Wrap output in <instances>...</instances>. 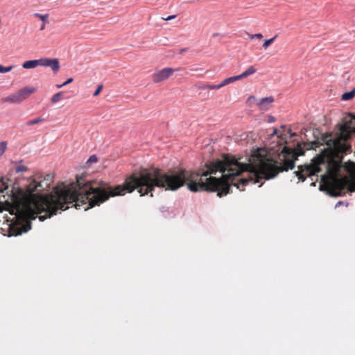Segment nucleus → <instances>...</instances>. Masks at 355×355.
<instances>
[{
    "instance_id": "1",
    "label": "nucleus",
    "mask_w": 355,
    "mask_h": 355,
    "mask_svg": "<svg viewBox=\"0 0 355 355\" xmlns=\"http://www.w3.org/2000/svg\"><path fill=\"white\" fill-rule=\"evenodd\" d=\"M53 176L51 174L30 178L26 189H20L12 196L14 206L7 203L12 211L27 218V221L37 217L40 221L56 214L58 210L67 209L70 206L87 210L107 200L110 197L123 196L135 189L145 196L155 187L175 191L186 184V170L169 171L162 173L159 169H142L126 178L124 184L110 187L107 182L86 181L85 176H76V182L62 188L55 187L51 193L44 196L40 192L50 188Z\"/></svg>"
},
{
    "instance_id": "2",
    "label": "nucleus",
    "mask_w": 355,
    "mask_h": 355,
    "mask_svg": "<svg viewBox=\"0 0 355 355\" xmlns=\"http://www.w3.org/2000/svg\"><path fill=\"white\" fill-rule=\"evenodd\" d=\"M21 189H17V191H11V194L8 195L7 199L4 201L0 200V212H2L3 210H7L10 212L11 215L15 216V219L16 220L17 224H13L9 225L8 232L9 236H18L24 232H27L29 230H31V223L27 221V218H25L22 216L18 214V213L15 211H12V207L10 208L7 206V203L10 204L11 206H14V200H12V196L17 195L18 193L19 190ZM8 185L6 182L3 178L0 179V193H3L6 191H7L6 194H8Z\"/></svg>"
},
{
    "instance_id": "3",
    "label": "nucleus",
    "mask_w": 355,
    "mask_h": 355,
    "mask_svg": "<svg viewBox=\"0 0 355 355\" xmlns=\"http://www.w3.org/2000/svg\"><path fill=\"white\" fill-rule=\"evenodd\" d=\"M329 171V165L324 162L323 158L315 157L312 159L311 164L302 166L300 170L295 172V174L302 182L305 181L307 177L311 178V180H313V176H316L315 180L318 177L324 180Z\"/></svg>"
},
{
    "instance_id": "4",
    "label": "nucleus",
    "mask_w": 355,
    "mask_h": 355,
    "mask_svg": "<svg viewBox=\"0 0 355 355\" xmlns=\"http://www.w3.org/2000/svg\"><path fill=\"white\" fill-rule=\"evenodd\" d=\"M354 132V128L347 123L343 124L339 128V132L336 137L332 140L333 146L336 151L338 153H347L350 146L347 144V140L350 137V134ZM329 141H331L330 140Z\"/></svg>"
},
{
    "instance_id": "5",
    "label": "nucleus",
    "mask_w": 355,
    "mask_h": 355,
    "mask_svg": "<svg viewBox=\"0 0 355 355\" xmlns=\"http://www.w3.org/2000/svg\"><path fill=\"white\" fill-rule=\"evenodd\" d=\"M355 191V180L346 178H334L329 189V193L331 196H341L346 192Z\"/></svg>"
},
{
    "instance_id": "6",
    "label": "nucleus",
    "mask_w": 355,
    "mask_h": 355,
    "mask_svg": "<svg viewBox=\"0 0 355 355\" xmlns=\"http://www.w3.org/2000/svg\"><path fill=\"white\" fill-rule=\"evenodd\" d=\"M35 91L36 88L34 87H25L15 93L3 98L1 101L8 103H20Z\"/></svg>"
},
{
    "instance_id": "7",
    "label": "nucleus",
    "mask_w": 355,
    "mask_h": 355,
    "mask_svg": "<svg viewBox=\"0 0 355 355\" xmlns=\"http://www.w3.org/2000/svg\"><path fill=\"white\" fill-rule=\"evenodd\" d=\"M179 71V69L173 68H164L161 70L157 71L153 75V80L155 83H160L168 79L172 74Z\"/></svg>"
},
{
    "instance_id": "8",
    "label": "nucleus",
    "mask_w": 355,
    "mask_h": 355,
    "mask_svg": "<svg viewBox=\"0 0 355 355\" xmlns=\"http://www.w3.org/2000/svg\"><path fill=\"white\" fill-rule=\"evenodd\" d=\"M40 66L50 67L54 73L60 69L59 60L57 58H40Z\"/></svg>"
},
{
    "instance_id": "9",
    "label": "nucleus",
    "mask_w": 355,
    "mask_h": 355,
    "mask_svg": "<svg viewBox=\"0 0 355 355\" xmlns=\"http://www.w3.org/2000/svg\"><path fill=\"white\" fill-rule=\"evenodd\" d=\"M274 101V98L272 96L265 97L260 99L257 105L259 109L261 111H266L268 109V106Z\"/></svg>"
},
{
    "instance_id": "10",
    "label": "nucleus",
    "mask_w": 355,
    "mask_h": 355,
    "mask_svg": "<svg viewBox=\"0 0 355 355\" xmlns=\"http://www.w3.org/2000/svg\"><path fill=\"white\" fill-rule=\"evenodd\" d=\"M37 66H40V60H31L24 62L22 64V67L24 69H34L36 68Z\"/></svg>"
},
{
    "instance_id": "11",
    "label": "nucleus",
    "mask_w": 355,
    "mask_h": 355,
    "mask_svg": "<svg viewBox=\"0 0 355 355\" xmlns=\"http://www.w3.org/2000/svg\"><path fill=\"white\" fill-rule=\"evenodd\" d=\"M256 71L257 69L253 66H250L243 73L238 75L239 79L240 80L244 78H247L248 76L254 74Z\"/></svg>"
},
{
    "instance_id": "12",
    "label": "nucleus",
    "mask_w": 355,
    "mask_h": 355,
    "mask_svg": "<svg viewBox=\"0 0 355 355\" xmlns=\"http://www.w3.org/2000/svg\"><path fill=\"white\" fill-rule=\"evenodd\" d=\"M355 96V88L352 89L350 92H345L342 95V100L349 101Z\"/></svg>"
},
{
    "instance_id": "13",
    "label": "nucleus",
    "mask_w": 355,
    "mask_h": 355,
    "mask_svg": "<svg viewBox=\"0 0 355 355\" xmlns=\"http://www.w3.org/2000/svg\"><path fill=\"white\" fill-rule=\"evenodd\" d=\"M15 67V65H10L8 67H4L1 64H0V73H4L10 71L12 69H13Z\"/></svg>"
},
{
    "instance_id": "14",
    "label": "nucleus",
    "mask_w": 355,
    "mask_h": 355,
    "mask_svg": "<svg viewBox=\"0 0 355 355\" xmlns=\"http://www.w3.org/2000/svg\"><path fill=\"white\" fill-rule=\"evenodd\" d=\"M199 88L201 89H218V87L216 85H208V84H202L199 86Z\"/></svg>"
},
{
    "instance_id": "15",
    "label": "nucleus",
    "mask_w": 355,
    "mask_h": 355,
    "mask_svg": "<svg viewBox=\"0 0 355 355\" xmlns=\"http://www.w3.org/2000/svg\"><path fill=\"white\" fill-rule=\"evenodd\" d=\"M239 80V79L238 76H235L225 78V80H223V83H225L226 85H227L231 84V83H232L236 80Z\"/></svg>"
},
{
    "instance_id": "16",
    "label": "nucleus",
    "mask_w": 355,
    "mask_h": 355,
    "mask_svg": "<svg viewBox=\"0 0 355 355\" xmlns=\"http://www.w3.org/2000/svg\"><path fill=\"white\" fill-rule=\"evenodd\" d=\"M62 94L63 93L62 92H58L57 94H54L51 99V102L53 103L58 102L61 99Z\"/></svg>"
},
{
    "instance_id": "17",
    "label": "nucleus",
    "mask_w": 355,
    "mask_h": 355,
    "mask_svg": "<svg viewBox=\"0 0 355 355\" xmlns=\"http://www.w3.org/2000/svg\"><path fill=\"white\" fill-rule=\"evenodd\" d=\"M277 37V35H275V37H273L272 38H270L269 40H265L263 44V48L264 49H267L268 47L273 43V42L275 41V38Z\"/></svg>"
},
{
    "instance_id": "18",
    "label": "nucleus",
    "mask_w": 355,
    "mask_h": 355,
    "mask_svg": "<svg viewBox=\"0 0 355 355\" xmlns=\"http://www.w3.org/2000/svg\"><path fill=\"white\" fill-rule=\"evenodd\" d=\"M34 16L41 19L43 22H48L47 19L49 17V15H41L40 13H35Z\"/></svg>"
},
{
    "instance_id": "19",
    "label": "nucleus",
    "mask_w": 355,
    "mask_h": 355,
    "mask_svg": "<svg viewBox=\"0 0 355 355\" xmlns=\"http://www.w3.org/2000/svg\"><path fill=\"white\" fill-rule=\"evenodd\" d=\"M43 121H44V119H42V118H37L35 119L28 121L27 125H33L39 123Z\"/></svg>"
},
{
    "instance_id": "20",
    "label": "nucleus",
    "mask_w": 355,
    "mask_h": 355,
    "mask_svg": "<svg viewBox=\"0 0 355 355\" xmlns=\"http://www.w3.org/2000/svg\"><path fill=\"white\" fill-rule=\"evenodd\" d=\"M27 170H28V168L26 166H19L16 167V172L17 173H20V172L26 171Z\"/></svg>"
},
{
    "instance_id": "21",
    "label": "nucleus",
    "mask_w": 355,
    "mask_h": 355,
    "mask_svg": "<svg viewBox=\"0 0 355 355\" xmlns=\"http://www.w3.org/2000/svg\"><path fill=\"white\" fill-rule=\"evenodd\" d=\"M249 36L251 39H261L263 37V35L261 33L251 34L249 35Z\"/></svg>"
},
{
    "instance_id": "22",
    "label": "nucleus",
    "mask_w": 355,
    "mask_h": 355,
    "mask_svg": "<svg viewBox=\"0 0 355 355\" xmlns=\"http://www.w3.org/2000/svg\"><path fill=\"white\" fill-rule=\"evenodd\" d=\"M97 157L96 155H92L89 159L87 160V163L92 164V163H96L97 162Z\"/></svg>"
},
{
    "instance_id": "23",
    "label": "nucleus",
    "mask_w": 355,
    "mask_h": 355,
    "mask_svg": "<svg viewBox=\"0 0 355 355\" xmlns=\"http://www.w3.org/2000/svg\"><path fill=\"white\" fill-rule=\"evenodd\" d=\"M6 148V145L4 142H2L0 144V155L3 154V153L5 152Z\"/></svg>"
},
{
    "instance_id": "24",
    "label": "nucleus",
    "mask_w": 355,
    "mask_h": 355,
    "mask_svg": "<svg viewBox=\"0 0 355 355\" xmlns=\"http://www.w3.org/2000/svg\"><path fill=\"white\" fill-rule=\"evenodd\" d=\"M102 89H103V85H98L97 89H96V91L94 93V96H98L99 94V93L101 92Z\"/></svg>"
},
{
    "instance_id": "25",
    "label": "nucleus",
    "mask_w": 355,
    "mask_h": 355,
    "mask_svg": "<svg viewBox=\"0 0 355 355\" xmlns=\"http://www.w3.org/2000/svg\"><path fill=\"white\" fill-rule=\"evenodd\" d=\"M315 145V143H310L308 144H304V146H306V149L313 148Z\"/></svg>"
},
{
    "instance_id": "26",
    "label": "nucleus",
    "mask_w": 355,
    "mask_h": 355,
    "mask_svg": "<svg viewBox=\"0 0 355 355\" xmlns=\"http://www.w3.org/2000/svg\"><path fill=\"white\" fill-rule=\"evenodd\" d=\"M175 17H176V15H171V16H168L166 18L163 17L162 19L164 20H165V21H169V20L175 19Z\"/></svg>"
},
{
    "instance_id": "27",
    "label": "nucleus",
    "mask_w": 355,
    "mask_h": 355,
    "mask_svg": "<svg viewBox=\"0 0 355 355\" xmlns=\"http://www.w3.org/2000/svg\"><path fill=\"white\" fill-rule=\"evenodd\" d=\"M73 78H70L67 79V80H66L64 83H62V85H64V86H65V85H68V84H69V83H72V82H73Z\"/></svg>"
},
{
    "instance_id": "28",
    "label": "nucleus",
    "mask_w": 355,
    "mask_h": 355,
    "mask_svg": "<svg viewBox=\"0 0 355 355\" xmlns=\"http://www.w3.org/2000/svg\"><path fill=\"white\" fill-rule=\"evenodd\" d=\"M256 101V98H255V97H254V96H250V97L248 98V102H249V103H252V102H254V101Z\"/></svg>"
},
{
    "instance_id": "29",
    "label": "nucleus",
    "mask_w": 355,
    "mask_h": 355,
    "mask_svg": "<svg viewBox=\"0 0 355 355\" xmlns=\"http://www.w3.org/2000/svg\"><path fill=\"white\" fill-rule=\"evenodd\" d=\"M216 85H217V87H218V89L224 86H226V85L225 83H223V80L220 84Z\"/></svg>"
},
{
    "instance_id": "30",
    "label": "nucleus",
    "mask_w": 355,
    "mask_h": 355,
    "mask_svg": "<svg viewBox=\"0 0 355 355\" xmlns=\"http://www.w3.org/2000/svg\"><path fill=\"white\" fill-rule=\"evenodd\" d=\"M268 121H269L270 123H272V122H274V121H275V118H274L273 116H269V117H268Z\"/></svg>"
},
{
    "instance_id": "31",
    "label": "nucleus",
    "mask_w": 355,
    "mask_h": 355,
    "mask_svg": "<svg viewBox=\"0 0 355 355\" xmlns=\"http://www.w3.org/2000/svg\"><path fill=\"white\" fill-rule=\"evenodd\" d=\"M46 22H43V24H42V25L41 26V27H40V30H41V31H42V30H44V29L45 28V24H46Z\"/></svg>"
},
{
    "instance_id": "32",
    "label": "nucleus",
    "mask_w": 355,
    "mask_h": 355,
    "mask_svg": "<svg viewBox=\"0 0 355 355\" xmlns=\"http://www.w3.org/2000/svg\"><path fill=\"white\" fill-rule=\"evenodd\" d=\"M187 49H182L180 50V53H183L184 52L187 51Z\"/></svg>"
},
{
    "instance_id": "33",
    "label": "nucleus",
    "mask_w": 355,
    "mask_h": 355,
    "mask_svg": "<svg viewBox=\"0 0 355 355\" xmlns=\"http://www.w3.org/2000/svg\"><path fill=\"white\" fill-rule=\"evenodd\" d=\"M277 129L274 128L273 132H272V135H277Z\"/></svg>"
},
{
    "instance_id": "34",
    "label": "nucleus",
    "mask_w": 355,
    "mask_h": 355,
    "mask_svg": "<svg viewBox=\"0 0 355 355\" xmlns=\"http://www.w3.org/2000/svg\"><path fill=\"white\" fill-rule=\"evenodd\" d=\"M64 85H62V84H61V85H56V87H57V88H58V89H60V88H62V87H64Z\"/></svg>"
},
{
    "instance_id": "35",
    "label": "nucleus",
    "mask_w": 355,
    "mask_h": 355,
    "mask_svg": "<svg viewBox=\"0 0 355 355\" xmlns=\"http://www.w3.org/2000/svg\"><path fill=\"white\" fill-rule=\"evenodd\" d=\"M218 35H219V33H214V34H213L212 36L214 37H216V36H218Z\"/></svg>"
},
{
    "instance_id": "36",
    "label": "nucleus",
    "mask_w": 355,
    "mask_h": 355,
    "mask_svg": "<svg viewBox=\"0 0 355 355\" xmlns=\"http://www.w3.org/2000/svg\"><path fill=\"white\" fill-rule=\"evenodd\" d=\"M288 133H290V134H291V137L295 135V134H291V130H288Z\"/></svg>"
},
{
    "instance_id": "37",
    "label": "nucleus",
    "mask_w": 355,
    "mask_h": 355,
    "mask_svg": "<svg viewBox=\"0 0 355 355\" xmlns=\"http://www.w3.org/2000/svg\"><path fill=\"white\" fill-rule=\"evenodd\" d=\"M340 204H341V202H338L337 203V205H336V207H337V206H338V205H340Z\"/></svg>"
},
{
    "instance_id": "38",
    "label": "nucleus",
    "mask_w": 355,
    "mask_h": 355,
    "mask_svg": "<svg viewBox=\"0 0 355 355\" xmlns=\"http://www.w3.org/2000/svg\"><path fill=\"white\" fill-rule=\"evenodd\" d=\"M311 184L315 186V182H312Z\"/></svg>"
}]
</instances>
